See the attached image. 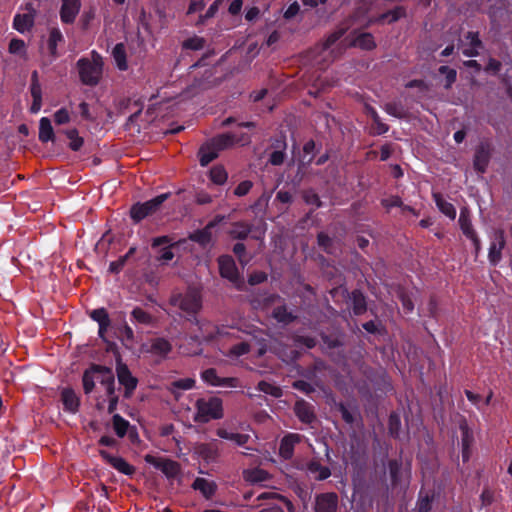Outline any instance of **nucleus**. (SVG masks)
Returning a JSON list of instances; mask_svg holds the SVG:
<instances>
[{"mask_svg": "<svg viewBox=\"0 0 512 512\" xmlns=\"http://www.w3.org/2000/svg\"><path fill=\"white\" fill-rule=\"evenodd\" d=\"M250 138L246 134L237 136L232 133L216 135L202 144L198 150V157L201 166H207L215 160L221 151L233 148L239 143H249Z\"/></svg>", "mask_w": 512, "mask_h": 512, "instance_id": "obj_1", "label": "nucleus"}, {"mask_svg": "<svg viewBox=\"0 0 512 512\" xmlns=\"http://www.w3.org/2000/svg\"><path fill=\"white\" fill-rule=\"evenodd\" d=\"M195 407L197 412L194 421L197 423H207L223 417L222 400L218 397L200 398L196 401Z\"/></svg>", "mask_w": 512, "mask_h": 512, "instance_id": "obj_2", "label": "nucleus"}, {"mask_svg": "<svg viewBox=\"0 0 512 512\" xmlns=\"http://www.w3.org/2000/svg\"><path fill=\"white\" fill-rule=\"evenodd\" d=\"M102 58L92 52V59L82 58L77 62L79 76L85 85H97L102 76Z\"/></svg>", "mask_w": 512, "mask_h": 512, "instance_id": "obj_3", "label": "nucleus"}, {"mask_svg": "<svg viewBox=\"0 0 512 512\" xmlns=\"http://www.w3.org/2000/svg\"><path fill=\"white\" fill-rule=\"evenodd\" d=\"M170 303L188 314H196L202 308L201 295L196 290H188L185 294L173 296Z\"/></svg>", "mask_w": 512, "mask_h": 512, "instance_id": "obj_4", "label": "nucleus"}, {"mask_svg": "<svg viewBox=\"0 0 512 512\" xmlns=\"http://www.w3.org/2000/svg\"><path fill=\"white\" fill-rule=\"evenodd\" d=\"M349 46L359 47L363 50H373L376 48L374 37L371 33L359 34L350 44H346L345 41H340L335 48L331 49L332 60L339 58L344 54Z\"/></svg>", "mask_w": 512, "mask_h": 512, "instance_id": "obj_5", "label": "nucleus"}, {"mask_svg": "<svg viewBox=\"0 0 512 512\" xmlns=\"http://www.w3.org/2000/svg\"><path fill=\"white\" fill-rule=\"evenodd\" d=\"M167 198L168 194H162L144 203L134 204L130 209L131 218L135 222H140L145 217L155 213Z\"/></svg>", "mask_w": 512, "mask_h": 512, "instance_id": "obj_6", "label": "nucleus"}, {"mask_svg": "<svg viewBox=\"0 0 512 512\" xmlns=\"http://www.w3.org/2000/svg\"><path fill=\"white\" fill-rule=\"evenodd\" d=\"M218 265L221 277L229 280L235 284L238 289H241L243 280L240 277L234 259L229 255H222L218 258Z\"/></svg>", "mask_w": 512, "mask_h": 512, "instance_id": "obj_7", "label": "nucleus"}, {"mask_svg": "<svg viewBox=\"0 0 512 512\" xmlns=\"http://www.w3.org/2000/svg\"><path fill=\"white\" fill-rule=\"evenodd\" d=\"M492 152L493 146L489 141H482L477 145L473 158V167L478 173L483 174L486 172Z\"/></svg>", "mask_w": 512, "mask_h": 512, "instance_id": "obj_8", "label": "nucleus"}, {"mask_svg": "<svg viewBox=\"0 0 512 512\" xmlns=\"http://www.w3.org/2000/svg\"><path fill=\"white\" fill-rule=\"evenodd\" d=\"M145 461L160 470L167 478H176L180 473L179 464L173 460L148 454Z\"/></svg>", "mask_w": 512, "mask_h": 512, "instance_id": "obj_9", "label": "nucleus"}, {"mask_svg": "<svg viewBox=\"0 0 512 512\" xmlns=\"http://www.w3.org/2000/svg\"><path fill=\"white\" fill-rule=\"evenodd\" d=\"M116 373L118 381L125 388V397H130L137 387L138 380L135 378L128 366L120 361H117Z\"/></svg>", "mask_w": 512, "mask_h": 512, "instance_id": "obj_10", "label": "nucleus"}, {"mask_svg": "<svg viewBox=\"0 0 512 512\" xmlns=\"http://www.w3.org/2000/svg\"><path fill=\"white\" fill-rule=\"evenodd\" d=\"M506 246L505 232L499 228L493 232V240L490 244L488 258L492 265H496L502 258V250Z\"/></svg>", "mask_w": 512, "mask_h": 512, "instance_id": "obj_11", "label": "nucleus"}, {"mask_svg": "<svg viewBox=\"0 0 512 512\" xmlns=\"http://www.w3.org/2000/svg\"><path fill=\"white\" fill-rule=\"evenodd\" d=\"M102 457L117 471L125 475H133L135 469L122 457L112 453L111 450H100Z\"/></svg>", "mask_w": 512, "mask_h": 512, "instance_id": "obj_12", "label": "nucleus"}, {"mask_svg": "<svg viewBox=\"0 0 512 512\" xmlns=\"http://www.w3.org/2000/svg\"><path fill=\"white\" fill-rule=\"evenodd\" d=\"M201 377L206 383L212 386L237 387L239 385V380L237 378H221L217 375V372L214 368L204 370L201 374Z\"/></svg>", "mask_w": 512, "mask_h": 512, "instance_id": "obj_13", "label": "nucleus"}, {"mask_svg": "<svg viewBox=\"0 0 512 512\" xmlns=\"http://www.w3.org/2000/svg\"><path fill=\"white\" fill-rule=\"evenodd\" d=\"M63 41V35L58 28L53 27L49 30V37L47 40L49 56L43 61L44 65L51 64L58 57L57 45Z\"/></svg>", "mask_w": 512, "mask_h": 512, "instance_id": "obj_14", "label": "nucleus"}, {"mask_svg": "<svg viewBox=\"0 0 512 512\" xmlns=\"http://www.w3.org/2000/svg\"><path fill=\"white\" fill-rule=\"evenodd\" d=\"M294 413L301 422L306 424H310L316 419L314 407L303 399L296 401Z\"/></svg>", "mask_w": 512, "mask_h": 512, "instance_id": "obj_15", "label": "nucleus"}, {"mask_svg": "<svg viewBox=\"0 0 512 512\" xmlns=\"http://www.w3.org/2000/svg\"><path fill=\"white\" fill-rule=\"evenodd\" d=\"M338 506V497L335 493L321 494L316 498V512H336Z\"/></svg>", "mask_w": 512, "mask_h": 512, "instance_id": "obj_16", "label": "nucleus"}, {"mask_svg": "<svg viewBox=\"0 0 512 512\" xmlns=\"http://www.w3.org/2000/svg\"><path fill=\"white\" fill-rule=\"evenodd\" d=\"M80 9L79 0H62L60 17L66 24L73 23Z\"/></svg>", "mask_w": 512, "mask_h": 512, "instance_id": "obj_17", "label": "nucleus"}, {"mask_svg": "<svg viewBox=\"0 0 512 512\" xmlns=\"http://www.w3.org/2000/svg\"><path fill=\"white\" fill-rule=\"evenodd\" d=\"M364 111L372 119V124L369 132L370 135H382L389 130V126L382 122L378 113L371 105L365 104Z\"/></svg>", "mask_w": 512, "mask_h": 512, "instance_id": "obj_18", "label": "nucleus"}, {"mask_svg": "<svg viewBox=\"0 0 512 512\" xmlns=\"http://www.w3.org/2000/svg\"><path fill=\"white\" fill-rule=\"evenodd\" d=\"M346 33V28H339L334 32L330 33L325 40L315 45V51L317 53H323L326 50L331 49Z\"/></svg>", "mask_w": 512, "mask_h": 512, "instance_id": "obj_19", "label": "nucleus"}, {"mask_svg": "<svg viewBox=\"0 0 512 512\" xmlns=\"http://www.w3.org/2000/svg\"><path fill=\"white\" fill-rule=\"evenodd\" d=\"M61 400L66 410L77 412L80 404L79 397L71 388H64L61 392Z\"/></svg>", "mask_w": 512, "mask_h": 512, "instance_id": "obj_20", "label": "nucleus"}, {"mask_svg": "<svg viewBox=\"0 0 512 512\" xmlns=\"http://www.w3.org/2000/svg\"><path fill=\"white\" fill-rule=\"evenodd\" d=\"M252 231V225L243 221L231 224L228 235L232 239L245 240Z\"/></svg>", "mask_w": 512, "mask_h": 512, "instance_id": "obj_21", "label": "nucleus"}, {"mask_svg": "<svg viewBox=\"0 0 512 512\" xmlns=\"http://www.w3.org/2000/svg\"><path fill=\"white\" fill-rule=\"evenodd\" d=\"M34 20L35 18L33 13L17 14L13 20V27L17 31L24 33L26 31H30L33 28Z\"/></svg>", "mask_w": 512, "mask_h": 512, "instance_id": "obj_22", "label": "nucleus"}, {"mask_svg": "<svg viewBox=\"0 0 512 512\" xmlns=\"http://www.w3.org/2000/svg\"><path fill=\"white\" fill-rule=\"evenodd\" d=\"M192 487L193 489L200 491V493L207 499L211 498L216 491V484L205 478H196Z\"/></svg>", "mask_w": 512, "mask_h": 512, "instance_id": "obj_23", "label": "nucleus"}, {"mask_svg": "<svg viewBox=\"0 0 512 512\" xmlns=\"http://www.w3.org/2000/svg\"><path fill=\"white\" fill-rule=\"evenodd\" d=\"M433 199L438 207V209L444 214L446 215L447 217H449L450 219L454 220L455 217H456V209L455 207L447 202L441 193L439 192H435L433 193Z\"/></svg>", "mask_w": 512, "mask_h": 512, "instance_id": "obj_24", "label": "nucleus"}, {"mask_svg": "<svg viewBox=\"0 0 512 512\" xmlns=\"http://www.w3.org/2000/svg\"><path fill=\"white\" fill-rule=\"evenodd\" d=\"M216 434L220 438L231 440L234 444L238 446L245 445L249 439V435L247 434L229 432L224 428L217 429Z\"/></svg>", "mask_w": 512, "mask_h": 512, "instance_id": "obj_25", "label": "nucleus"}, {"mask_svg": "<svg viewBox=\"0 0 512 512\" xmlns=\"http://www.w3.org/2000/svg\"><path fill=\"white\" fill-rule=\"evenodd\" d=\"M244 479L252 484L261 483L269 478V474L260 468L248 469L243 472Z\"/></svg>", "mask_w": 512, "mask_h": 512, "instance_id": "obj_26", "label": "nucleus"}, {"mask_svg": "<svg viewBox=\"0 0 512 512\" xmlns=\"http://www.w3.org/2000/svg\"><path fill=\"white\" fill-rule=\"evenodd\" d=\"M459 225L463 232V234L469 238L471 236H474L476 234L475 230L473 229L471 219H470V211L468 208L461 209L460 217H459Z\"/></svg>", "mask_w": 512, "mask_h": 512, "instance_id": "obj_27", "label": "nucleus"}, {"mask_svg": "<svg viewBox=\"0 0 512 512\" xmlns=\"http://www.w3.org/2000/svg\"><path fill=\"white\" fill-rule=\"evenodd\" d=\"M172 350L171 343L165 338H155L152 340L150 351L153 354L166 356Z\"/></svg>", "mask_w": 512, "mask_h": 512, "instance_id": "obj_28", "label": "nucleus"}, {"mask_svg": "<svg viewBox=\"0 0 512 512\" xmlns=\"http://www.w3.org/2000/svg\"><path fill=\"white\" fill-rule=\"evenodd\" d=\"M272 316L275 320L283 324H290L296 320V316L292 312L288 311L286 305L277 306L272 312Z\"/></svg>", "mask_w": 512, "mask_h": 512, "instance_id": "obj_29", "label": "nucleus"}, {"mask_svg": "<svg viewBox=\"0 0 512 512\" xmlns=\"http://www.w3.org/2000/svg\"><path fill=\"white\" fill-rule=\"evenodd\" d=\"M188 239L205 247L212 240V232L205 226L203 229L190 233Z\"/></svg>", "mask_w": 512, "mask_h": 512, "instance_id": "obj_30", "label": "nucleus"}, {"mask_svg": "<svg viewBox=\"0 0 512 512\" xmlns=\"http://www.w3.org/2000/svg\"><path fill=\"white\" fill-rule=\"evenodd\" d=\"M92 371L96 372V380H98L104 386L110 383V381H114V374L112 370L108 367L101 365H92Z\"/></svg>", "mask_w": 512, "mask_h": 512, "instance_id": "obj_31", "label": "nucleus"}, {"mask_svg": "<svg viewBox=\"0 0 512 512\" xmlns=\"http://www.w3.org/2000/svg\"><path fill=\"white\" fill-rule=\"evenodd\" d=\"M352 303H353V312L355 315H362L367 310L366 299L363 293L359 290H354L352 292Z\"/></svg>", "mask_w": 512, "mask_h": 512, "instance_id": "obj_32", "label": "nucleus"}, {"mask_svg": "<svg viewBox=\"0 0 512 512\" xmlns=\"http://www.w3.org/2000/svg\"><path fill=\"white\" fill-rule=\"evenodd\" d=\"M405 16H406V9L403 6H397L393 10H390L388 12L381 14L378 17L377 21L384 22L387 20L388 23H393Z\"/></svg>", "mask_w": 512, "mask_h": 512, "instance_id": "obj_33", "label": "nucleus"}, {"mask_svg": "<svg viewBox=\"0 0 512 512\" xmlns=\"http://www.w3.org/2000/svg\"><path fill=\"white\" fill-rule=\"evenodd\" d=\"M39 140L41 142H47L49 140H54V132L51 125V122L48 118H42L40 120L39 126Z\"/></svg>", "mask_w": 512, "mask_h": 512, "instance_id": "obj_34", "label": "nucleus"}, {"mask_svg": "<svg viewBox=\"0 0 512 512\" xmlns=\"http://www.w3.org/2000/svg\"><path fill=\"white\" fill-rule=\"evenodd\" d=\"M112 55L115 59L117 67L120 70L127 69V61H126V50L123 43H118L115 45L112 51Z\"/></svg>", "mask_w": 512, "mask_h": 512, "instance_id": "obj_35", "label": "nucleus"}, {"mask_svg": "<svg viewBox=\"0 0 512 512\" xmlns=\"http://www.w3.org/2000/svg\"><path fill=\"white\" fill-rule=\"evenodd\" d=\"M459 428L461 431L462 448H470L473 444L474 437L466 419L460 421Z\"/></svg>", "mask_w": 512, "mask_h": 512, "instance_id": "obj_36", "label": "nucleus"}, {"mask_svg": "<svg viewBox=\"0 0 512 512\" xmlns=\"http://www.w3.org/2000/svg\"><path fill=\"white\" fill-rule=\"evenodd\" d=\"M210 180L217 185H222L227 181L228 174L223 166L217 165L211 168Z\"/></svg>", "mask_w": 512, "mask_h": 512, "instance_id": "obj_37", "label": "nucleus"}, {"mask_svg": "<svg viewBox=\"0 0 512 512\" xmlns=\"http://www.w3.org/2000/svg\"><path fill=\"white\" fill-rule=\"evenodd\" d=\"M131 315L133 319L140 324L151 325L155 321L154 317L150 313L140 307L134 308Z\"/></svg>", "mask_w": 512, "mask_h": 512, "instance_id": "obj_38", "label": "nucleus"}, {"mask_svg": "<svg viewBox=\"0 0 512 512\" xmlns=\"http://www.w3.org/2000/svg\"><path fill=\"white\" fill-rule=\"evenodd\" d=\"M308 471L312 475H314V478L316 480H324V479H327L331 475V472L327 467H323L316 462H311L308 465Z\"/></svg>", "mask_w": 512, "mask_h": 512, "instance_id": "obj_39", "label": "nucleus"}, {"mask_svg": "<svg viewBox=\"0 0 512 512\" xmlns=\"http://www.w3.org/2000/svg\"><path fill=\"white\" fill-rule=\"evenodd\" d=\"M258 390H260L263 393L269 394L275 398L282 396V390L280 387L275 386L269 382L266 381H260L257 386Z\"/></svg>", "mask_w": 512, "mask_h": 512, "instance_id": "obj_40", "label": "nucleus"}, {"mask_svg": "<svg viewBox=\"0 0 512 512\" xmlns=\"http://www.w3.org/2000/svg\"><path fill=\"white\" fill-rule=\"evenodd\" d=\"M303 440L304 437L300 434H288L282 439L280 448H294L296 445H301Z\"/></svg>", "mask_w": 512, "mask_h": 512, "instance_id": "obj_41", "label": "nucleus"}, {"mask_svg": "<svg viewBox=\"0 0 512 512\" xmlns=\"http://www.w3.org/2000/svg\"><path fill=\"white\" fill-rule=\"evenodd\" d=\"M129 427V422L123 419L120 415L113 416V428L119 437H123Z\"/></svg>", "mask_w": 512, "mask_h": 512, "instance_id": "obj_42", "label": "nucleus"}, {"mask_svg": "<svg viewBox=\"0 0 512 512\" xmlns=\"http://www.w3.org/2000/svg\"><path fill=\"white\" fill-rule=\"evenodd\" d=\"M91 318L98 322L99 326H110V318L104 308L95 309L90 314Z\"/></svg>", "mask_w": 512, "mask_h": 512, "instance_id": "obj_43", "label": "nucleus"}, {"mask_svg": "<svg viewBox=\"0 0 512 512\" xmlns=\"http://www.w3.org/2000/svg\"><path fill=\"white\" fill-rule=\"evenodd\" d=\"M95 374L96 372L92 371V367L89 370H86L83 374V389L86 394L92 392L95 386Z\"/></svg>", "mask_w": 512, "mask_h": 512, "instance_id": "obj_44", "label": "nucleus"}, {"mask_svg": "<svg viewBox=\"0 0 512 512\" xmlns=\"http://www.w3.org/2000/svg\"><path fill=\"white\" fill-rule=\"evenodd\" d=\"M384 109L388 114L397 118H405L407 116V113L403 107L395 102H389L385 104Z\"/></svg>", "mask_w": 512, "mask_h": 512, "instance_id": "obj_45", "label": "nucleus"}, {"mask_svg": "<svg viewBox=\"0 0 512 512\" xmlns=\"http://www.w3.org/2000/svg\"><path fill=\"white\" fill-rule=\"evenodd\" d=\"M397 297L401 301L403 308L407 313H410L414 309V304L408 293L401 287L397 290Z\"/></svg>", "mask_w": 512, "mask_h": 512, "instance_id": "obj_46", "label": "nucleus"}, {"mask_svg": "<svg viewBox=\"0 0 512 512\" xmlns=\"http://www.w3.org/2000/svg\"><path fill=\"white\" fill-rule=\"evenodd\" d=\"M68 139H70L69 147L78 151L83 145V138L79 137L78 131L76 129H71L66 132Z\"/></svg>", "mask_w": 512, "mask_h": 512, "instance_id": "obj_47", "label": "nucleus"}, {"mask_svg": "<svg viewBox=\"0 0 512 512\" xmlns=\"http://www.w3.org/2000/svg\"><path fill=\"white\" fill-rule=\"evenodd\" d=\"M25 42L21 39L13 38L8 47V51L11 54H25L26 53Z\"/></svg>", "mask_w": 512, "mask_h": 512, "instance_id": "obj_48", "label": "nucleus"}, {"mask_svg": "<svg viewBox=\"0 0 512 512\" xmlns=\"http://www.w3.org/2000/svg\"><path fill=\"white\" fill-rule=\"evenodd\" d=\"M303 200L310 205H315L317 208L322 206V201L320 200L317 193H315L313 190H304L302 192Z\"/></svg>", "mask_w": 512, "mask_h": 512, "instance_id": "obj_49", "label": "nucleus"}, {"mask_svg": "<svg viewBox=\"0 0 512 512\" xmlns=\"http://www.w3.org/2000/svg\"><path fill=\"white\" fill-rule=\"evenodd\" d=\"M233 252L237 256L238 261L241 265H246L250 258L246 254V247L243 243H237L233 247Z\"/></svg>", "mask_w": 512, "mask_h": 512, "instance_id": "obj_50", "label": "nucleus"}, {"mask_svg": "<svg viewBox=\"0 0 512 512\" xmlns=\"http://www.w3.org/2000/svg\"><path fill=\"white\" fill-rule=\"evenodd\" d=\"M205 40L201 37L194 36L183 42V48L191 50H200L204 47Z\"/></svg>", "mask_w": 512, "mask_h": 512, "instance_id": "obj_51", "label": "nucleus"}, {"mask_svg": "<svg viewBox=\"0 0 512 512\" xmlns=\"http://www.w3.org/2000/svg\"><path fill=\"white\" fill-rule=\"evenodd\" d=\"M250 352V345L246 342H240L233 345L229 350L231 356H242Z\"/></svg>", "mask_w": 512, "mask_h": 512, "instance_id": "obj_52", "label": "nucleus"}, {"mask_svg": "<svg viewBox=\"0 0 512 512\" xmlns=\"http://www.w3.org/2000/svg\"><path fill=\"white\" fill-rule=\"evenodd\" d=\"M402 200L399 196L392 195L388 198L381 200V205L386 209V212H389L391 208L393 207H399L401 209L402 207Z\"/></svg>", "mask_w": 512, "mask_h": 512, "instance_id": "obj_53", "label": "nucleus"}, {"mask_svg": "<svg viewBox=\"0 0 512 512\" xmlns=\"http://www.w3.org/2000/svg\"><path fill=\"white\" fill-rule=\"evenodd\" d=\"M252 187H253V182L252 181H250V180L242 181L234 189V195H236L238 197L245 196V195H247L250 192Z\"/></svg>", "mask_w": 512, "mask_h": 512, "instance_id": "obj_54", "label": "nucleus"}, {"mask_svg": "<svg viewBox=\"0 0 512 512\" xmlns=\"http://www.w3.org/2000/svg\"><path fill=\"white\" fill-rule=\"evenodd\" d=\"M318 245L326 252L330 253L332 248V239L325 233L320 232L317 235Z\"/></svg>", "mask_w": 512, "mask_h": 512, "instance_id": "obj_55", "label": "nucleus"}, {"mask_svg": "<svg viewBox=\"0 0 512 512\" xmlns=\"http://www.w3.org/2000/svg\"><path fill=\"white\" fill-rule=\"evenodd\" d=\"M267 280V275L262 271H255L249 275L248 282L250 285H257Z\"/></svg>", "mask_w": 512, "mask_h": 512, "instance_id": "obj_56", "label": "nucleus"}, {"mask_svg": "<svg viewBox=\"0 0 512 512\" xmlns=\"http://www.w3.org/2000/svg\"><path fill=\"white\" fill-rule=\"evenodd\" d=\"M195 385V380L192 378L179 379L172 383V386L178 389L188 390L193 388Z\"/></svg>", "mask_w": 512, "mask_h": 512, "instance_id": "obj_57", "label": "nucleus"}, {"mask_svg": "<svg viewBox=\"0 0 512 512\" xmlns=\"http://www.w3.org/2000/svg\"><path fill=\"white\" fill-rule=\"evenodd\" d=\"M400 428V419L396 414H391L389 417V431L391 435L397 436Z\"/></svg>", "mask_w": 512, "mask_h": 512, "instance_id": "obj_58", "label": "nucleus"}, {"mask_svg": "<svg viewBox=\"0 0 512 512\" xmlns=\"http://www.w3.org/2000/svg\"><path fill=\"white\" fill-rule=\"evenodd\" d=\"M285 157H286V155H285L284 151H282V150L274 151L270 155L269 162L272 165L278 166V165H281L284 163Z\"/></svg>", "mask_w": 512, "mask_h": 512, "instance_id": "obj_59", "label": "nucleus"}, {"mask_svg": "<svg viewBox=\"0 0 512 512\" xmlns=\"http://www.w3.org/2000/svg\"><path fill=\"white\" fill-rule=\"evenodd\" d=\"M54 120L56 124H65L69 122L70 116L68 111L64 108L58 110L54 115Z\"/></svg>", "mask_w": 512, "mask_h": 512, "instance_id": "obj_60", "label": "nucleus"}, {"mask_svg": "<svg viewBox=\"0 0 512 512\" xmlns=\"http://www.w3.org/2000/svg\"><path fill=\"white\" fill-rule=\"evenodd\" d=\"M466 38L470 40V46L477 49H481L483 47V43L479 38L478 32H468Z\"/></svg>", "mask_w": 512, "mask_h": 512, "instance_id": "obj_61", "label": "nucleus"}, {"mask_svg": "<svg viewBox=\"0 0 512 512\" xmlns=\"http://www.w3.org/2000/svg\"><path fill=\"white\" fill-rule=\"evenodd\" d=\"M293 387L307 394L314 392L312 385L303 380L295 381Z\"/></svg>", "mask_w": 512, "mask_h": 512, "instance_id": "obj_62", "label": "nucleus"}, {"mask_svg": "<svg viewBox=\"0 0 512 512\" xmlns=\"http://www.w3.org/2000/svg\"><path fill=\"white\" fill-rule=\"evenodd\" d=\"M126 263V257H120L118 260L110 263L109 271L112 273L120 272Z\"/></svg>", "mask_w": 512, "mask_h": 512, "instance_id": "obj_63", "label": "nucleus"}, {"mask_svg": "<svg viewBox=\"0 0 512 512\" xmlns=\"http://www.w3.org/2000/svg\"><path fill=\"white\" fill-rule=\"evenodd\" d=\"M430 510V499L428 496L420 497L417 502L418 512H429Z\"/></svg>", "mask_w": 512, "mask_h": 512, "instance_id": "obj_64", "label": "nucleus"}]
</instances>
